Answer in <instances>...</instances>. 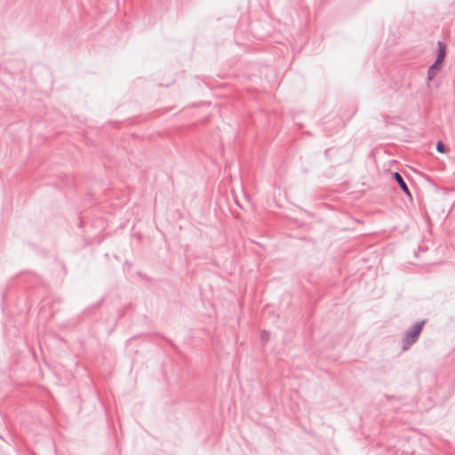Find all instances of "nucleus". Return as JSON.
I'll use <instances>...</instances> for the list:
<instances>
[{"mask_svg": "<svg viewBox=\"0 0 455 455\" xmlns=\"http://www.w3.org/2000/svg\"><path fill=\"white\" fill-rule=\"evenodd\" d=\"M425 323L426 320L417 322L408 331H406L402 340L403 351L408 350L416 343Z\"/></svg>", "mask_w": 455, "mask_h": 455, "instance_id": "f257e3e1", "label": "nucleus"}, {"mask_svg": "<svg viewBox=\"0 0 455 455\" xmlns=\"http://www.w3.org/2000/svg\"><path fill=\"white\" fill-rule=\"evenodd\" d=\"M394 178L395 180L397 181L399 187L401 188V189L406 194L408 195L409 196H411V193H410V190H409V188L408 186L406 185L405 181L403 180V177L398 173V172H395L394 173Z\"/></svg>", "mask_w": 455, "mask_h": 455, "instance_id": "f03ea898", "label": "nucleus"}, {"mask_svg": "<svg viewBox=\"0 0 455 455\" xmlns=\"http://www.w3.org/2000/svg\"><path fill=\"white\" fill-rule=\"evenodd\" d=\"M440 69H441L440 63L435 61L434 64H432L427 71V80L428 81L433 80L434 77L438 74Z\"/></svg>", "mask_w": 455, "mask_h": 455, "instance_id": "7ed1b4c3", "label": "nucleus"}, {"mask_svg": "<svg viewBox=\"0 0 455 455\" xmlns=\"http://www.w3.org/2000/svg\"><path fill=\"white\" fill-rule=\"evenodd\" d=\"M444 56H445V45L442 42L438 41V54H437L435 61L438 63H441L443 60Z\"/></svg>", "mask_w": 455, "mask_h": 455, "instance_id": "20e7f679", "label": "nucleus"}, {"mask_svg": "<svg viewBox=\"0 0 455 455\" xmlns=\"http://www.w3.org/2000/svg\"><path fill=\"white\" fill-rule=\"evenodd\" d=\"M260 339L262 340V342H267L269 339V334L267 331H262L261 333H260Z\"/></svg>", "mask_w": 455, "mask_h": 455, "instance_id": "39448f33", "label": "nucleus"}, {"mask_svg": "<svg viewBox=\"0 0 455 455\" xmlns=\"http://www.w3.org/2000/svg\"><path fill=\"white\" fill-rule=\"evenodd\" d=\"M436 150L440 153H444L445 152V147L443 145V143L442 141H439L437 144H436Z\"/></svg>", "mask_w": 455, "mask_h": 455, "instance_id": "423d86ee", "label": "nucleus"}]
</instances>
